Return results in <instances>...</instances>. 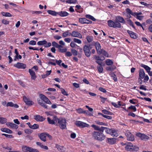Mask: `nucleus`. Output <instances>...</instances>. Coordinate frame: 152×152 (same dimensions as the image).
<instances>
[{
    "label": "nucleus",
    "instance_id": "17",
    "mask_svg": "<svg viewBox=\"0 0 152 152\" xmlns=\"http://www.w3.org/2000/svg\"><path fill=\"white\" fill-rule=\"evenodd\" d=\"M28 72L31 76V79L35 80L37 78L35 72L31 69H29Z\"/></svg>",
    "mask_w": 152,
    "mask_h": 152
},
{
    "label": "nucleus",
    "instance_id": "40",
    "mask_svg": "<svg viewBox=\"0 0 152 152\" xmlns=\"http://www.w3.org/2000/svg\"><path fill=\"white\" fill-rule=\"evenodd\" d=\"M102 113L105 114L112 115L113 114V113L110 112L106 110H104L102 111Z\"/></svg>",
    "mask_w": 152,
    "mask_h": 152
},
{
    "label": "nucleus",
    "instance_id": "47",
    "mask_svg": "<svg viewBox=\"0 0 152 152\" xmlns=\"http://www.w3.org/2000/svg\"><path fill=\"white\" fill-rule=\"evenodd\" d=\"M73 41L78 44H81L82 43V41L80 40L75 38H74Z\"/></svg>",
    "mask_w": 152,
    "mask_h": 152
},
{
    "label": "nucleus",
    "instance_id": "55",
    "mask_svg": "<svg viewBox=\"0 0 152 152\" xmlns=\"http://www.w3.org/2000/svg\"><path fill=\"white\" fill-rule=\"evenodd\" d=\"M83 113L85 114L86 115L89 116H93L92 113L89 112L88 111L84 110Z\"/></svg>",
    "mask_w": 152,
    "mask_h": 152
},
{
    "label": "nucleus",
    "instance_id": "6",
    "mask_svg": "<svg viewBox=\"0 0 152 152\" xmlns=\"http://www.w3.org/2000/svg\"><path fill=\"white\" fill-rule=\"evenodd\" d=\"M66 120L65 119H59L58 118L57 121V124H58L59 125L61 129H64L66 127Z\"/></svg>",
    "mask_w": 152,
    "mask_h": 152
},
{
    "label": "nucleus",
    "instance_id": "14",
    "mask_svg": "<svg viewBox=\"0 0 152 152\" xmlns=\"http://www.w3.org/2000/svg\"><path fill=\"white\" fill-rule=\"evenodd\" d=\"M34 119L37 121L42 122L45 119V118L42 116L37 115L34 116Z\"/></svg>",
    "mask_w": 152,
    "mask_h": 152
},
{
    "label": "nucleus",
    "instance_id": "4",
    "mask_svg": "<svg viewBox=\"0 0 152 152\" xmlns=\"http://www.w3.org/2000/svg\"><path fill=\"white\" fill-rule=\"evenodd\" d=\"M22 148L24 152H39L36 149L33 148L32 147L26 145L22 146Z\"/></svg>",
    "mask_w": 152,
    "mask_h": 152
},
{
    "label": "nucleus",
    "instance_id": "23",
    "mask_svg": "<svg viewBox=\"0 0 152 152\" xmlns=\"http://www.w3.org/2000/svg\"><path fill=\"white\" fill-rule=\"evenodd\" d=\"M97 53L99 54H102L104 56L107 57L108 58L110 57L108 53L103 49H101L100 50V52H99Z\"/></svg>",
    "mask_w": 152,
    "mask_h": 152
},
{
    "label": "nucleus",
    "instance_id": "54",
    "mask_svg": "<svg viewBox=\"0 0 152 152\" xmlns=\"http://www.w3.org/2000/svg\"><path fill=\"white\" fill-rule=\"evenodd\" d=\"M76 0H67V3L70 4H75L77 2Z\"/></svg>",
    "mask_w": 152,
    "mask_h": 152
},
{
    "label": "nucleus",
    "instance_id": "15",
    "mask_svg": "<svg viewBox=\"0 0 152 152\" xmlns=\"http://www.w3.org/2000/svg\"><path fill=\"white\" fill-rule=\"evenodd\" d=\"M71 35L73 37H77L80 39H82V35L77 31H73L71 34Z\"/></svg>",
    "mask_w": 152,
    "mask_h": 152
},
{
    "label": "nucleus",
    "instance_id": "48",
    "mask_svg": "<svg viewBox=\"0 0 152 152\" xmlns=\"http://www.w3.org/2000/svg\"><path fill=\"white\" fill-rule=\"evenodd\" d=\"M95 122L96 124L100 125H104V126L106 125V124H105V123H103L102 122H100L99 120H96L95 121Z\"/></svg>",
    "mask_w": 152,
    "mask_h": 152
},
{
    "label": "nucleus",
    "instance_id": "53",
    "mask_svg": "<svg viewBox=\"0 0 152 152\" xmlns=\"http://www.w3.org/2000/svg\"><path fill=\"white\" fill-rule=\"evenodd\" d=\"M97 69L99 72L100 73H102L103 71V69L102 66V65L98 66Z\"/></svg>",
    "mask_w": 152,
    "mask_h": 152
},
{
    "label": "nucleus",
    "instance_id": "11",
    "mask_svg": "<svg viewBox=\"0 0 152 152\" xmlns=\"http://www.w3.org/2000/svg\"><path fill=\"white\" fill-rule=\"evenodd\" d=\"M136 136L142 140H147L148 139L149 137L146 135L140 133H137L136 134Z\"/></svg>",
    "mask_w": 152,
    "mask_h": 152
},
{
    "label": "nucleus",
    "instance_id": "13",
    "mask_svg": "<svg viewBox=\"0 0 152 152\" xmlns=\"http://www.w3.org/2000/svg\"><path fill=\"white\" fill-rule=\"evenodd\" d=\"M79 21L80 23L82 24L85 23L91 24L92 23L91 21L85 18H80L79 19Z\"/></svg>",
    "mask_w": 152,
    "mask_h": 152
},
{
    "label": "nucleus",
    "instance_id": "46",
    "mask_svg": "<svg viewBox=\"0 0 152 152\" xmlns=\"http://www.w3.org/2000/svg\"><path fill=\"white\" fill-rule=\"evenodd\" d=\"M1 135H4L6 137L9 138H13V136L12 135L8 134H2Z\"/></svg>",
    "mask_w": 152,
    "mask_h": 152
},
{
    "label": "nucleus",
    "instance_id": "36",
    "mask_svg": "<svg viewBox=\"0 0 152 152\" xmlns=\"http://www.w3.org/2000/svg\"><path fill=\"white\" fill-rule=\"evenodd\" d=\"M111 135L113 137H117L118 136V134L116 131L113 129Z\"/></svg>",
    "mask_w": 152,
    "mask_h": 152
},
{
    "label": "nucleus",
    "instance_id": "39",
    "mask_svg": "<svg viewBox=\"0 0 152 152\" xmlns=\"http://www.w3.org/2000/svg\"><path fill=\"white\" fill-rule=\"evenodd\" d=\"M102 59L101 57L99 56H94V59L96 60V61H100V60H104V57H102Z\"/></svg>",
    "mask_w": 152,
    "mask_h": 152
},
{
    "label": "nucleus",
    "instance_id": "38",
    "mask_svg": "<svg viewBox=\"0 0 152 152\" xmlns=\"http://www.w3.org/2000/svg\"><path fill=\"white\" fill-rule=\"evenodd\" d=\"M7 119L4 118H0V123L2 124H4L7 123Z\"/></svg>",
    "mask_w": 152,
    "mask_h": 152
},
{
    "label": "nucleus",
    "instance_id": "24",
    "mask_svg": "<svg viewBox=\"0 0 152 152\" xmlns=\"http://www.w3.org/2000/svg\"><path fill=\"white\" fill-rule=\"evenodd\" d=\"M132 144L130 142H127L126 145L125 146V149L127 151H132Z\"/></svg>",
    "mask_w": 152,
    "mask_h": 152
},
{
    "label": "nucleus",
    "instance_id": "19",
    "mask_svg": "<svg viewBox=\"0 0 152 152\" xmlns=\"http://www.w3.org/2000/svg\"><path fill=\"white\" fill-rule=\"evenodd\" d=\"M47 136V133H41L39 137L42 141L45 142L46 141V137Z\"/></svg>",
    "mask_w": 152,
    "mask_h": 152
},
{
    "label": "nucleus",
    "instance_id": "61",
    "mask_svg": "<svg viewBox=\"0 0 152 152\" xmlns=\"http://www.w3.org/2000/svg\"><path fill=\"white\" fill-rule=\"evenodd\" d=\"M129 109H132L134 112H135L136 111V108L134 106L132 105L130 106L128 108Z\"/></svg>",
    "mask_w": 152,
    "mask_h": 152
},
{
    "label": "nucleus",
    "instance_id": "43",
    "mask_svg": "<svg viewBox=\"0 0 152 152\" xmlns=\"http://www.w3.org/2000/svg\"><path fill=\"white\" fill-rule=\"evenodd\" d=\"M127 23L129 24L130 26L134 28V25L133 23L130 19H128L127 20Z\"/></svg>",
    "mask_w": 152,
    "mask_h": 152
},
{
    "label": "nucleus",
    "instance_id": "10",
    "mask_svg": "<svg viewBox=\"0 0 152 152\" xmlns=\"http://www.w3.org/2000/svg\"><path fill=\"white\" fill-rule=\"evenodd\" d=\"M125 135L127 137V140H129L132 141L134 140L133 135L129 131H126Z\"/></svg>",
    "mask_w": 152,
    "mask_h": 152
},
{
    "label": "nucleus",
    "instance_id": "26",
    "mask_svg": "<svg viewBox=\"0 0 152 152\" xmlns=\"http://www.w3.org/2000/svg\"><path fill=\"white\" fill-rule=\"evenodd\" d=\"M1 130L2 132L9 134H12V131L11 130L6 128H1Z\"/></svg>",
    "mask_w": 152,
    "mask_h": 152
},
{
    "label": "nucleus",
    "instance_id": "29",
    "mask_svg": "<svg viewBox=\"0 0 152 152\" xmlns=\"http://www.w3.org/2000/svg\"><path fill=\"white\" fill-rule=\"evenodd\" d=\"M104 128L103 129V131L104 130L107 133L109 134H110L111 135L113 129H110L105 127H104Z\"/></svg>",
    "mask_w": 152,
    "mask_h": 152
},
{
    "label": "nucleus",
    "instance_id": "2",
    "mask_svg": "<svg viewBox=\"0 0 152 152\" xmlns=\"http://www.w3.org/2000/svg\"><path fill=\"white\" fill-rule=\"evenodd\" d=\"M39 96L41 100L39 99H37V101L38 104L40 105H41L43 103V101H42L45 102L48 104H52V103L49 99L45 95L42 94H40L39 95Z\"/></svg>",
    "mask_w": 152,
    "mask_h": 152
},
{
    "label": "nucleus",
    "instance_id": "28",
    "mask_svg": "<svg viewBox=\"0 0 152 152\" xmlns=\"http://www.w3.org/2000/svg\"><path fill=\"white\" fill-rule=\"evenodd\" d=\"M76 9L75 10L77 12L81 13L83 12V9L81 8V6L80 5H77L75 6Z\"/></svg>",
    "mask_w": 152,
    "mask_h": 152
},
{
    "label": "nucleus",
    "instance_id": "27",
    "mask_svg": "<svg viewBox=\"0 0 152 152\" xmlns=\"http://www.w3.org/2000/svg\"><path fill=\"white\" fill-rule=\"evenodd\" d=\"M105 62L106 64L109 66H113L112 65L113 64V62L112 60L110 59H106Z\"/></svg>",
    "mask_w": 152,
    "mask_h": 152
},
{
    "label": "nucleus",
    "instance_id": "20",
    "mask_svg": "<svg viewBox=\"0 0 152 152\" xmlns=\"http://www.w3.org/2000/svg\"><path fill=\"white\" fill-rule=\"evenodd\" d=\"M94 45L95 47L97 53L100 52V51L101 49V46L99 43L98 42H94Z\"/></svg>",
    "mask_w": 152,
    "mask_h": 152
},
{
    "label": "nucleus",
    "instance_id": "9",
    "mask_svg": "<svg viewBox=\"0 0 152 152\" xmlns=\"http://www.w3.org/2000/svg\"><path fill=\"white\" fill-rule=\"evenodd\" d=\"M145 76V73L144 70L143 69H140L139 71V76L140 77L138 79L139 81L140 80V84H142V79L144 78Z\"/></svg>",
    "mask_w": 152,
    "mask_h": 152
},
{
    "label": "nucleus",
    "instance_id": "50",
    "mask_svg": "<svg viewBox=\"0 0 152 152\" xmlns=\"http://www.w3.org/2000/svg\"><path fill=\"white\" fill-rule=\"evenodd\" d=\"M33 131L30 129H26L24 130L25 132L27 134H30L32 133Z\"/></svg>",
    "mask_w": 152,
    "mask_h": 152
},
{
    "label": "nucleus",
    "instance_id": "58",
    "mask_svg": "<svg viewBox=\"0 0 152 152\" xmlns=\"http://www.w3.org/2000/svg\"><path fill=\"white\" fill-rule=\"evenodd\" d=\"M2 23L5 25H7L9 24V21L4 19H3L2 21Z\"/></svg>",
    "mask_w": 152,
    "mask_h": 152
},
{
    "label": "nucleus",
    "instance_id": "59",
    "mask_svg": "<svg viewBox=\"0 0 152 152\" xmlns=\"http://www.w3.org/2000/svg\"><path fill=\"white\" fill-rule=\"evenodd\" d=\"M29 44L30 45H36V42L34 40H31L29 42Z\"/></svg>",
    "mask_w": 152,
    "mask_h": 152
},
{
    "label": "nucleus",
    "instance_id": "31",
    "mask_svg": "<svg viewBox=\"0 0 152 152\" xmlns=\"http://www.w3.org/2000/svg\"><path fill=\"white\" fill-rule=\"evenodd\" d=\"M48 13L52 15L56 16L57 15V12L51 10H48Z\"/></svg>",
    "mask_w": 152,
    "mask_h": 152
},
{
    "label": "nucleus",
    "instance_id": "37",
    "mask_svg": "<svg viewBox=\"0 0 152 152\" xmlns=\"http://www.w3.org/2000/svg\"><path fill=\"white\" fill-rule=\"evenodd\" d=\"M57 15H59L62 16H66V12H63L61 11L58 12H57Z\"/></svg>",
    "mask_w": 152,
    "mask_h": 152
},
{
    "label": "nucleus",
    "instance_id": "12",
    "mask_svg": "<svg viewBox=\"0 0 152 152\" xmlns=\"http://www.w3.org/2000/svg\"><path fill=\"white\" fill-rule=\"evenodd\" d=\"M14 66L18 69H25L26 67V64L20 62H18L14 64Z\"/></svg>",
    "mask_w": 152,
    "mask_h": 152
},
{
    "label": "nucleus",
    "instance_id": "44",
    "mask_svg": "<svg viewBox=\"0 0 152 152\" xmlns=\"http://www.w3.org/2000/svg\"><path fill=\"white\" fill-rule=\"evenodd\" d=\"M39 128V126L38 124H34L33 125H31V129H37Z\"/></svg>",
    "mask_w": 152,
    "mask_h": 152
},
{
    "label": "nucleus",
    "instance_id": "18",
    "mask_svg": "<svg viewBox=\"0 0 152 152\" xmlns=\"http://www.w3.org/2000/svg\"><path fill=\"white\" fill-rule=\"evenodd\" d=\"M115 21L116 22H118L120 23H125V21L124 18L120 16H117L115 18Z\"/></svg>",
    "mask_w": 152,
    "mask_h": 152
},
{
    "label": "nucleus",
    "instance_id": "41",
    "mask_svg": "<svg viewBox=\"0 0 152 152\" xmlns=\"http://www.w3.org/2000/svg\"><path fill=\"white\" fill-rule=\"evenodd\" d=\"M28 48L30 50H40L41 52L42 51L44 50V49L42 48H41L39 49L37 48H34V47H28Z\"/></svg>",
    "mask_w": 152,
    "mask_h": 152
},
{
    "label": "nucleus",
    "instance_id": "51",
    "mask_svg": "<svg viewBox=\"0 0 152 152\" xmlns=\"http://www.w3.org/2000/svg\"><path fill=\"white\" fill-rule=\"evenodd\" d=\"M6 125L7 126H10L12 128H13L14 124L13 123L7 122L6 123Z\"/></svg>",
    "mask_w": 152,
    "mask_h": 152
},
{
    "label": "nucleus",
    "instance_id": "1",
    "mask_svg": "<svg viewBox=\"0 0 152 152\" xmlns=\"http://www.w3.org/2000/svg\"><path fill=\"white\" fill-rule=\"evenodd\" d=\"M101 132H94L92 134L93 137L95 139L102 141L105 138V136Z\"/></svg>",
    "mask_w": 152,
    "mask_h": 152
},
{
    "label": "nucleus",
    "instance_id": "32",
    "mask_svg": "<svg viewBox=\"0 0 152 152\" xmlns=\"http://www.w3.org/2000/svg\"><path fill=\"white\" fill-rule=\"evenodd\" d=\"M52 45L53 46L57 48H63V47L61 45H59L55 41L52 42Z\"/></svg>",
    "mask_w": 152,
    "mask_h": 152
},
{
    "label": "nucleus",
    "instance_id": "63",
    "mask_svg": "<svg viewBox=\"0 0 152 152\" xmlns=\"http://www.w3.org/2000/svg\"><path fill=\"white\" fill-rule=\"evenodd\" d=\"M18 81L19 84L22 86L23 87H25V85L24 82L20 80H19Z\"/></svg>",
    "mask_w": 152,
    "mask_h": 152
},
{
    "label": "nucleus",
    "instance_id": "45",
    "mask_svg": "<svg viewBox=\"0 0 152 152\" xmlns=\"http://www.w3.org/2000/svg\"><path fill=\"white\" fill-rule=\"evenodd\" d=\"M132 151H137L139 150V148L138 146L136 145H132Z\"/></svg>",
    "mask_w": 152,
    "mask_h": 152
},
{
    "label": "nucleus",
    "instance_id": "57",
    "mask_svg": "<svg viewBox=\"0 0 152 152\" xmlns=\"http://www.w3.org/2000/svg\"><path fill=\"white\" fill-rule=\"evenodd\" d=\"M14 103L11 102H9L7 103L6 105V106L8 107V106L11 107H13Z\"/></svg>",
    "mask_w": 152,
    "mask_h": 152
},
{
    "label": "nucleus",
    "instance_id": "33",
    "mask_svg": "<svg viewBox=\"0 0 152 152\" xmlns=\"http://www.w3.org/2000/svg\"><path fill=\"white\" fill-rule=\"evenodd\" d=\"M142 67L144 68L147 71V72L148 73L149 72L151 71V68L149 67L144 64H142L141 66Z\"/></svg>",
    "mask_w": 152,
    "mask_h": 152
},
{
    "label": "nucleus",
    "instance_id": "8",
    "mask_svg": "<svg viewBox=\"0 0 152 152\" xmlns=\"http://www.w3.org/2000/svg\"><path fill=\"white\" fill-rule=\"evenodd\" d=\"M83 51L86 56L89 57L91 56V51L89 47L87 45H85L83 46Z\"/></svg>",
    "mask_w": 152,
    "mask_h": 152
},
{
    "label": "nucleus",
    "instance_id": "25",
    "mask_svg": "<svg viewBox=\"0 0 152 152\" xmlns=\"http://www.w3.org/2000/svg\"><path fill=\"white\" fill-rule=\"evenodd\" d=\"M127 32L131 38L134 39H136L137 38V35L134 32L129 30H127Z\"/></svg>",
    "mask_w": 152,
    "mask_h": 152
},
{
    "label": "nucleus",
    "instance_id": "21",
    "mask_svg": "<svg viewBox=\"0 0 152 152\" xmlns=\"http://www.w3.org/2000/svg\"><path fill=\"white\" fill-rule=\"evenodd\" d=\"M107 142L110 144H113L116 142V139L115 138H107Z\"/></svg>",
    "mask_w": 152,
    "mask_h": 152
},
{
    "label": "nucleus",
    "instance_id": "62",
    "mask_svg": "<svg viewBox=\"0 0 152 152\" xmlns=\"http://www.w3.org/2000/svg\"><path fill=\"white\" fill-rule=\"evenodd\" d=\"M71 52L74 55L76 56L77 54V52L76 50L72 49L71 50Z\"/></svg>",
    "mask_w": 152,
    "mask_h": 152
},
{
    "label": "nucleus",
    "instance_id": "34",
    "mask_svg": "<svg viewBox=\"0 0 152 152\" xmlns=\"http://www.w3.org/2000/svg\"><path fill=\"white\" fill-rule=\"evenodd\" d=\"M47 43V41L46 40H43L38 41L37 42V44L38 45H45V44H46Z\"/></svg>",
    "mask_w": 152,
    "mask_h": 152
},
{
    "label": "nucleus",
    "instance_id": "5",
    "mask_svg": "<svg viewBox=\"0 0 152 152\" xmlns=\"http://www.w3.org/2000/svg\"><path fill=\"white\" fill-rule=\"evenodd\" d=\"M75 124L77 126L82 128L89 127L90 126L89 124L80 121H76Z\"/></svg>",
    "mask_w": 152,
    "mask_h": 152
},
{
    "label": "nucleus",
    "instance_id": "35",
    "mask_svg": "<svg viewBox=\"0 0 152 152\" xmlns=\"http://www.w3.org/2000/svg\"><path fill=\"white\" fill-rule=\"evenodd\" d=\"M1 14L3 16L5 17H12V15L10 13L8 12H2Z\"/></svg>",
    "mask_w": 152,
    "mask_h": 152
},
{
    "label": "nucleus",
    "instance_id": "16",
    "mask_svg": "<svg viewBox=\"0 0 152 152\" xmlns=\"http://www.w3.org/2000/svg\"><path fill=\"white\" fill-rule=\"evenodd\" d=\"M23 101L26 104L28 105L31 106L34 104V102L30 100L29 99L25 96L23 98Z\"/></svg>",
    "mask_w": 152,
    "mask_h": 152
},
{
    "label": "nucleus",
    "instance_id": "7",
    "mask_svg": "<svg viewBox=\"0 0 152 152\" xmlns=\"http://www.w3.org/2000/svg\"><path fill=\"white\" fill-rule=\"evenodd\" d=\"M58 118L56 116H54L53 117L52 119L49 117L47 118V120L49 124H51L57 125V121H58Z\"/></svg>",
    "mask_w": 152,
    "mask_h": 152
},
{
    "label": "nucleus",
    "instance_id": "30",
    "mask_svg": "<svg viewBox=\"0 0 152 152\" xmlns=\"http://www.w3.org/2000/svg\"><path fill=\"white\" fill-rule=\"evenodd\" d=\"M116 68V67L115 65H113L107 67L106 68V69L108 71H112L115 70Z\"/></svg>",
    "mask_w": 152,
    "mask_h": 152
},
{
    "label": "nucleus",
    "instance_id": "3",
    "mask_svg": "<svg viewBox=\"0 0 152 152\" xmlns=\"http://www.w3.org/2000/svg\"><path fill=\"white\" fill-rule=\"evenodd\" d=\"M107 23L108 26L110 27L120 28L121 26V25L119 22L113 21L111 20H108Z\"/></svg>",
    "mask_w": 152,
    "mask_h": 152
},
{
    "label": "nucleus",
    "instance_id": "64",
    "mask_svg": "<svg viewBox=\"0 0 152 152\" xmlns=\"http://www.w3.org/2000/svg\"><path fill=\"white\" fill-rule=\"evenodd\" d=\"M74 87L76 88H78L80 87V84L76 83H74L72 84Z\"/></svg>",
    "mask_w": 152,
    "mask_h": 152
},
{
    "label": "nucleus",
    "instance_id": "22",
    "mask_svg": "<svg viewBox=\"0 0 152 152\" xmlns=\"http://www.w3.org/2000/svg\"><path fill=\"white\" fill-rule=\"evenodd\" d=\"M91 126L95 130H99L102 132H103V129L104 127L102 126L101 127H99L98 126L94 124H92Z\"/></svg>",
    "mask_w": 152,
    "mask_h": 152
},
{
    "label": "nucleus",
    "instance_id": "42",
    "mask_svg": "<svg viewBox=\"0 0 152 152\" xmlns=\"http://www.w3.org/2000/svg\"><path fill=\"white\" fill-rule=\"evenodd\" d=\"M58 48L59 49V51L61 53H65V55L66 56V49L65 48Z\"/></svg>",
    "mask_w": 152,
    "mask_h": 152
},
{
    "label": "nucleus",
    "instance_id": "56",
    "mask_svg": "<svg viewBox=\"0 0 152 152\" xmlns=\"http://www.w3.org/2000/svg\"><path fill=\"white\" fill-rule=\"evenodd\" d=\"M53 61H56V63L59 66L61 65V63L62 62V61L61 60H54L52 59V60Z\"/></svg>",
    "mask_w": 152,
    "mask_h": 152
},
{
    "label": "nucleus",
    "instance_id": "49",
    "mask_svg": "<svg viewBox=\"0 0 152 152\" xmlns=\"http://www.w3.org/2000/svg\"><path fill=\"white\" fill-rule=\"evenodd\" d=\"M76 111L79 113H83L84 110L81 108L76 109Z\"/></svg>",
    "mask_w": 152,
    "mask_h": 152
},
{
    "label": "nucleus",
    "instance_id": "60",
    "mask_svg": "<svg viewBox=\"0 0 152 152\" xmlns=\"http://www.w3.org/2000/svg\"><path fill=\"white\" fill-rule=\"evenodd\" d=\"M144 79L143 80L144 82H145L148 81L149 79V77L147 75H145L144 78Z\"/></svg>",
    "mask_w": 152,
    "mask_h": 152
},
{
    "label": "nucleus",
    "instance_id": "52",
    "mask_svg": "<svg viewBox=\"0 0 152 152\" xmlns=\"http://www.w3.org/2000/svg\"><path fill=\"white\" fill-rule=\"evenodd\" d=\"M86 39L88 42H90L92 40L93 37L92 36H87L86 37Z\"/></svg>",
    "mask_w": 152,
    "mask_h": 152
}]
</instances>
